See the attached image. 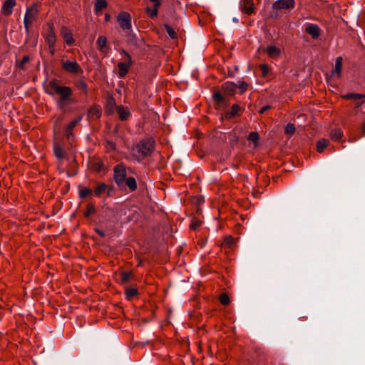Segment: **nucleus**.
<instances>
[{"instance_id": "obj_48", "label": "nucleus", "mask_w": 365, "mask_h": 365, "mask_svg": "<svg viewBox=\"0 0 365 365\" xmlns=\"http://www.w3.org/2000/svg\"><path fill=\"white\" fill-rule=\"evenodd\" d=\"M106 148L108 149H110L112 150H115V148H116V145L114 142L113 141H107L106 142Z\"/></svg>"}, {"instance_id": "obj_56", "label": "nucleus", "mask_w": 365, "mask_h": 365, "mask_svg": "<svg viewBox=\"0 0 365 365\" xmlns=\"http://www.w3.org/2000/svg\"><path fill=\"white\" fill-rule=\"evenodd\" d=\"M361 132H362L363 135H365V122L362 124Z\"/></svg>"}, {"instance_id": "obj_43", "label": "nucleus", "mask_w": 365, "mask_h": 365, "mask_svg": "<svg viewBox=\"0 0 365 365\" xmlns=\"http://www.w3.org/2000/svg\"><path fill=\"white\" fill-rule=\"evenodd\" d=\"M259 69L262 72L261 76L262 77H266L269 71V68L267 64H260L259 65Z\"/></svg>"}, {"instance_id": "obj_50", "label": "nucleus", "mask_w": 365, "mask_h": 365, "mask_svg": "<svg viewBox=\"0 0 365 365\" xmlns=\"http://www.w3.org/2000/svg\"><path fill=\"white\" fill-rule=\"evenodd\" d=\"M272 106H269V105H266L263 107H262L260 108V110H259V114H263L264 113H265L266 111H267L268 110L271 109Z\"/></svg>"}, {"instance_id": "obj_24", "label": "nucleus", "mask_w": 365, "mask_h": 365, "mask_svg": "<svg viewBox=\"0 0 365 365\" xmlns=\"http://www.w3.org/2000/svg\"><path fill=\"white\" fill-rule=\"evenodd\" d=\"M53 153L58 159H63L65 156V151L62 146L57 143L53 144Z\"/></svg>"}, {"instance_id": "obj_25", "label": "nucleus", "mask_w": 365, "mask_h": 365, "mask_svg": "<svg viewBox=\"0 0 365 365\" xmlns=\"http://www.w3.org/2000/svg\"><path fill=\"white\" fill-rule=\"evenodd\" d=\"M101 115V110L99 106H94L91 107L88 112V118H99Z\"/></svg>"}, {"instance_id": "obj_2", "label": "nucleus", "mask_w": 365, "mask_h": 365, "mask_svg": "<svg viewBox=\"0 0 365 365\" xmlns=\"http://www.w3.org/2000/svg\"><path fill=\"white\" fill-rule=\"evenodd\" d=\"M237 84L233 82L227 81L221 86V91H215L212 93V98L218 106L227 103V96H232L236 93Z\"/></svg>"}, {"instance_id": "obj_47", "label": "nucleus", "mask_w": 365, "mask_h": 365, "mask_svg": "<svg viewBox=\"0 0 365 365\" xmlns=\"http://www.w3.org/2000/svg\"><path fill=\"white\" fill-rule=\"evenodd\" d=\"M70 166L73 167V170L72 172H71V171H68V172H67V175H68V176H74V175H76L77 174V170H76V169L75 168V167H76V166H77L76 163L75 161H73V162L71 163Z\"/></svg>"}, {"instance_id": "obj_26", "label": "nucleus", "mask_w": 365, "mask_h": 365, "mask_svg": "<svg viewBox=\"0 0 365 365\" xmlns=\"http://www.w3.org/2000/svg\"><path fill=\"white\" fill-rule=\"evenodd\" d=\"M342 63H343V58L341 56H339L336 59L335 62V68L334 70L332 71V73H336L337 75L338 78H340L341 69H342Z\"/></svg>"}, {"instance_id": "obj_35", "label": "nucleus", "mask_w": 365, "mask_h": 365, "mask_svg": "<svg viewBox=\"0 0 365 365\" xmlns=\"http://www.w3.org/2000/svg\"><path fill=\"white\" fill-rule=\"evenodd\" d=\"M247 139L249 141L252 142L255 144V145H257L259 143V135L257 132L253 131L249 134Z\"/></svg>"}, {"instance_id": "obj_21", "label": "nucleus", "mask_w": 365, "mask_h": 365, "mask_svg": "<svg viewBox=\"0 0 365 365\" xmlns=\"http://www.w3.org/2000/svg\"><path fill=\"white\" fill-rule=\"evenodd\" d=\"M242 112V108L238 104H233L232 106L231 111L227 113L225 116L227 119H231L235 117L236 115H240Z\"/></svg>"}, {"instance_id": "obj_10", "label": "nucleus", "mask_w": 365, "mask_h": 365, "mask_svg": "<svg viewBox=\"0 0 365 365\" xmlns=\"http://www.w3.org/2000/svg\"><path fill=\"white\" fill-rule=\"evenodd\" d=\"M125 36L127 43L135 48L141 47L144 43L143 39L138 38L136 35L133 33L132 30L127 31Z\"/></svg>"}, {"instance_id": "obj_53", "label": "nucleus", "mask_w": 365, "mask_h": 365, "mask_svg": "<svg viewBox=\"0 0 365 365\" xmlns=\"http://www.w3.org/2000/svg\"><path fill=\"white\" fill-rule=\"evenodd\" d=\"M50 53L53 55L56 52L55 46H53V47H48Z\"/></svg>"}, {"instance_id": "obj_31", "label": "nucleus", "mask_w": 365, "mask_h": 365, "mask_svg": "<svg viewBox=\"0 0 365 365\" xmlns=\"http://www.w3.org/2000/svg\"><path fill=\"white\" fill-rule=\"evenodd\" d=\"M329 143V140L325 138H322V139L319 140L317 142V145H316L317 151L318 153H322L324 151V148L327 147Z\"/></svg>"}, {"instance_id": "obj_37", "label": "nucleus", "mask_w": 365, "mask_h": 365, "mask_svg": "<svg viewBox=\"0 0 365 365\" xmlns=\"http://www.w3.org/2000/svg\"><path fill=\"white\" fill-rule=\"evenodd\" d=\"M202 222L196 217H193L191 220V222L190 225V229L192 230H196L201 225Z\"/></svg>"}, {"instance_id": "obj_42", "label": "nucleus", "mask_w": 365, "mask_h": 365, "mask_svg": "<svg viewBox=\"0 0 365 365\" xmlns=\"http://www.w3.org/2000/svg\"><path fill=\"white\" fill-rule=\"evenodd\" d=\"M165 29L170 38H175L177 37L175 31L170 26L165 24Z\"/></svg>"}, {"instance_id": "obj_30", "label": "nucleus", "mask_w": 365, "mask_h": 365, "mask_svg": "<svg viewBox=\"0 0 365 365\" xmlns=\"http://www.w3.org/2000/svg\"><path fill=\"white\" fill-rule=\"evenodd\" d=\"M108 188V185L104 183L101 182L97 185L94 190V194L96 197H100L103 193H104Z\"/></svg>"}, {"instance_id": "obj_57", "label": "nucleus", "mask_w": 365, "mask_h": 365, "mask_svg": "<svg viewBox=\"0 0 365 365\" xmlns=\"http://www.w3.org/2000/svg\"><path fill=\"white\" fill-rule=\"evenodd\" d=\"M270 16L271 18L276 19L278 17V14L277 12L274 14H271Z\"/></svg>"}, {"instance_id": "obj_39", "label": "nucleus", "mask_w": 365, "mask_h": 365, "mask_svg": "<svg viewBox=\"0 0 365 365\" xmlns=\"http://www.w3.org/2000/svg\"><path fill=\"white\" fill-rule=\"evenodd\" d=\"M92 194V190L88 187L79 189L78 195L80 198H86Z\"/></svg>"}, {"instance_id": "obj_18", "label": "nucleus", "mask_w": 365, "mask_h": 365, "mask_svg": "<svg viewBox=\"0 0 365 365\" xmlns=\"http://www.w3.org/2000/svg\"><path fill=\"white\" fill-rule=\"evenodd\" d=\"M46 42L48 44V47H53V46H56V36L53 29V26L50 27L49 31L45 38Z\"/></svg>"}, {"instance_id": "obj_29", "label": "nucleus", "mask_w": 365, "mask_h": 365, "mask_svg": "<svg viewBox=\"0 0 365 365\" xmlns=\"http://www.w3.org/2000/svg\"><path fill=\"white\" fill-rule=\"evenodd\" d=\"M343 136V132L341 129H333L330 132V138L334 141H339Z\"/></svg>"}, {"instance_id": "obj_3", "label": "nucleus", "mask_w": 365, "mask_h": 365, "mask_svg": "<svg viewBox=\"0 0 365 365\" xmlns=\"http://www.w3.org/2000/svg\"><path fill=\"white\" fill-rule=\"evenodd\" d=\"M155 147V141L151 138H145L141 139L135 145L138 155L135 156L138 161H141L145 158L150 156L153 153Z\"/></svg>"}, {"instance_id": "obj_13", "label": "nucleus", "mask_w": 365, "mask_h": 365, "mask_svg": "<svg viewBox=\"0 0 365 365\" xmlns=\"http://www.w3.org/2000/svg\"><path fill=\"white\" fill-rule=\"evenodd\" d=\"M83 117L81 115L78 116L74 120H71L66 126L65 133L68 140H71L74 137L73 134V130L75 128L76 125L81 121Z\"/></svg>"}, {"instance_id": "obj_41", "label": "nucleus", "mask_w": 365, "mask_h": 365, "mask_svg": "<svg viewBox=\"0 0 365 365\" xmlns=\"http://www.w3.org/2000/svg\"><path fill=\"white\" fill-rule=\"evenodd\" d=\"M219 301L222 305H228L230 304V297L227 293H222L220 297Z\"/></svg>"}, {"instance_id": "obj_58", "label": "nucleus", "mask_w": 365, "mask_h": 365, "mask_svg": "<svg viewBox=\"0 0 365 365\" xmlns=\"http://www.w3.org/2000/svg\"><path fill=\"white\" fill-rule=\"evenodd\" d=\"M233 21H235V22H238V20H237V19L234 18V19H233Z\"/></svg>"}, {"instance_id": "obj_7", "label": "nucleus", "mask_w": 365, "mask_h": 365, "mask_svg": "<svg viewBox=\"0 0 365 365\" xmlns=\"http://www.w3.org/2000/svg\"><path fill=\"white\" fill-rule=\"evenodd\" d=\"M62 68L67 73L71 74H78L83 72V69L76 61H61Z\"/></svg>"}, {"instance_id": "obj_4", "label": "nucleus", "mask_w": 365, "mask_h": 365, "mask_svg": "<svg viewBox=\"0 0 365 365\" xmlns=\"http://www.w3.org/2000/svg\"><path fill=\"white\" fill-rule=\"evenodd\" d=\"M38 14V10L36 4H33L26 11L24 19V24L25 32L27 36L29 35L30 33L29 26L36 20Z\"/></svg>"}, {"instance_id": "obj_23", "label": "nucleus", "mask_w": 365, "mask_h": 365, "mask_svg": "<svg viewBox=\"0 0 365 365\" xmlns=\"http://www.w3.org/2000/svg\"><path fill=\"white\" fill-rule=\"evenodd\" d=\"M76 87L81 91L83 93L87 96H88V84L83 79H78L75 82Z\"/></svg>"}, {"instance_id": "obj_22", "label": "nucleus", "mask_w": 365, "mask_h": 365, "mask_svg": "<svg viewBox=\"0 0 365 365\" xmlns=\"http://www.w3.org/2000/svg\"><path fill=\"white\" fill-rule=\"evenodd\" d=\"M108 6L106 0H96L94 4V11L96 14L101 13L102 10L106 9Z\"/></svg>"}, {"instance_id": "obj_49", "label": "nucleus", "mask_w": 365, "mask_h": 365, "mask_svg": "<svg viewBox=\"0 0 365 365\" xmlns=\"http://www.w3.org/2000/svg\"><path fill=\"white\" fill-rule=\"evenodd\" d=\"M354 96H355V93H346L345 95H343L341 97L344 98V99H346V100H354Z\"/></svg>"}, {"instance_id": "obj_44", "label": "nucleus", "mask_w": 365, "mask_h": 365, "mask_svg": "<svg viewBox=\"0 0 365 365\" xmlns=\"http://www.w3.org/2000/svg\"><path fill=\"white\" fill-rule=\"evenodd\" d=\"M294 131H295V126L294 124L288 123L286 125L285 129H284V132L286 134L292 135V134H294Z\"/></svg>"}, {"instance_id": "obj_28", "label": "nucleus", "mask_w": 365, "mask_h": 365, "mask_svg": "<svg viewBox=\"0 0 365 365\" xmlns=\"http://www.w3.org/2000/svg\"><path fill=\"white\" fill-rule=\"evenodd\" d=\"M235 244V238L232 235H227L224 237L221 246L224 248H232Z\"/></svg>"}, {"instance_id": "obj_12", "label": "nucleus", "mask_w": 365, "mask_h": 365, "mask_svg": "<svg viewBox=\"0 0 365 365\" xmlns=\"http://www.w3.org/2000/svg\"><path fill=\"white\" fill-rule=\"evenodd\" d=\"M153 4V8L147 7L145 13L151 18L154 19L158 16V9L161 5V0H149Z\"/></svg>"}, {"instance_id": "obj_14", "label": "nucleus", "mask_w": 365, "mask_h": 365, "mask_svg": "<svg viewBox=\"0 0 365 365\" xmlns=\"http://www.w3.org/2000/svg\"><path fill=\"white\" fill-rule=\"evenodd\" d=\"M16 6V0H6L1 7V12L5 16L12 14L13 8Z\"/></svg>"}, {"instance_id": "obj_54", "label": "nucleus", "mask_w": 365, "mask_h": 365, "mask_svg": "<svg viewBox=\"0 0 365 365\" xmlns=\"http://www.w3.org/2000/svg\"><path fill=\"white\" fill-rule=\"evenodd\" d=\"M365 102V100H363L361 102H357L355 103V107L359 108Z\"/></svg>"}, {"instance_id": "obj_46", "label": "nucleus", "mask_w": 365, "mask_h": 365, "mask_svg": "<svg viewBox=\"0 0 365 365\" xmlns=\"http://www.w3.org/2000/svg\"><path fill=\"white\" fill-rule=\"evenodd\" d=\"M104 167V164L102 161H98L93 164V169L97 172H100Z\"/></svg>"}, {"instance_id": "obj_40", "label": "nucleus", "mask_w": 365, "mask_h": 365, "mask_svg": "<svg viewBox=\"0 0 365 365\" xmlns=\"http://www.w3.org/2000/svg\"><path fill=\"white\" fill-rule=\"evenodd\" d=\"M248 83L245 82L244 81H240L237 84V88L240 89V94L244 93L248 89Z\"/></svg>"}, {"instance_id": "obj_16", "label": "nucleus", "mask_w": 365, "mask_h": 365, "mask_svg": "<svg viewBox=\"0 0 365 365\" xmlns=\"http://www.w3.org/2000/svg\"><path fill=\"white\" fill-rule=\"evenodd\" d=\"M240 9L243 13L250 15L254 11V4L250 0H242L241 1Z\"/></svg>"}, {"instance_id": "obj_27", "label": "nucleus", "mask_w": 365, "mask_h": 365, "mask_svg": "<svg viewBox=\"0 0 365 365\" xmlns=\"http://www.w3.org/2000/svg\"><path fill=\"white\" fill-rule=\"evenodd\" d=\"M124 183L129 188L130 192H134L137 190L138 185L136 180L133 177H128L125 180Z\"/></svg>"}, {"instance_id": "obj_45", "label": "nucleus", "mask_w": 365, "mask_h": 365, "mask_svg": "<svg viewBox=\"0 0 365 365\" xmlns=\"http://www.w3.org/2000/svg\"><path fill=\"white\" fill-rule=\"evenodd\" d=\"M30 58H29V56H24L22 58V60L18 63V67L20 68V69H24V65L26 63H27L29 61Z\"/></svg>"}, {"instance_id": "obj_52", "label": "nucleus", "mask_w": 365, "mask_h": 365, "mask_svg": "<svg viewBox=\"0 0 365 365\" xmlns=\"http://www.w3.org/2000/svg\"><path fill=\"white\" fill-rule=\"evenodd\" d=\"M356 99L365 100V94L355 93L354 100Z\"/></svg>"}, {"instance_id": "obj_19", "label": "nucleus", "mask_w": 365, "mask_h": 365, "mask_svg": "<svg viewBox=\"0 0 365 365\" xmlns=\"http://www.w3.org/2000/svg\"><path fill=\"white\" fill-rule=\"evenodd\" d=\"M266 53L269 58H275L281 55V50L275 46H269L266 48Z\"/></svg>"}, {"instance_id": "obj_51", "label": "nucleus", "mask_w": 365, "mask_h": 365, "mask_svg": "<svg viewBox=\"0 0 365 365\" xmlns=\"http://www.w3.org/2000/svg\"><path fill=\"white\" fill-rule=\"evenodd\" d=\"M95 232L97 234H98L99 236L101 237H104L106 236L105 232L103 230H100L98 228H95Z\"/></svg>"}, {"instance_id": "obj_5", "label": "nucleus", "mask_w": 365, "mask_h": 365, "mask_svg": "<svg viewBox=\"0 0 365 365\" xmlns=\"http://www.w3.org/2000/svg\"><path fill=\"white\" fill-rule=\"evenodd\" d=\"M126 168L124 164H117L113 168V179L118 187H121L126 179Z\"/></svg>"}, {"instance_id": "obj_36", "label": "nucleus", "mask_w": 365, "mask_h": 365, "mask_svg": "<svg viewBox=\"0 0 365 365\" xmlns=\"http://www.w3.org/2000/svg\"><path fill=\"white\" fill-rule=\"evenodd\" d=\"M133 277L132 272H122L120 273V280L121 284H125L128 282V281L131 279Z\"/></svg>"}, {"instance_id": "obj_55", "label": "nucleus", "mask_w": 365, "mask_h": 365, "mask_svg": "<svg viewBox=\"0 0 365 365\" xmlns=\"http://www.w3.org/2000/svg\"><path fill=\"white\" fill-rule=\"evenodd\" d=\"M110 14H108V13H107V14H105V21H110Z\"/></svg>"}, {"instance_id": "obj_15", "label": "nucleus", "mask_w": 365, "mask_h": 365, "mask_svg": "<svg viewBox=\"0 0 365 365\" xmlns=\"http://www.w3.org/2000/svg\"><path fill=\"white\" fill-rule=\"evenodd\" d=\"M115 99L111 95L108 96L106 98V113L108 115H112L114 113L115 109L116 110Z\"/></svg>"}, {"instance_id": "obj_32", "label": "nucleus", "mask_w": 365, "mask_h": 365, "mask_svg": "<svg viewBox=\"0 0 365 365\" xmlns=\"http://www.w3.org/2000/svg\"><path fill=\"white\" fill-rule=\"evenodd\" d=\"M97 46L100 51H103L107 45V38L105 36H101L97 39Z\"/></svg>"}, {"instance_id": "obj_6", "label": "nucleus", "mask_w": 365, "mask_h": 365, "mask_svg": "<svg viewBox=\"0 0 365 365\" xmlns=\"http://www.w3.org/2000/svg\"><path fill=\"white\" fill-rule=\"evenodd\" d=\"M116 19L123 31L127 32L132 29V17L130 13L121 11L118 14Z\"/></svg>"}, {"instance_id": "obj_34", "label": "nucleus", "mask_w": 365, "mask_h": 365, "mask_svg": "<svg viewBox=\"0 0 365 365\" xmlns=\"http://www.w3.org/2000/svg\"><path fill=\"white\" fill-rule=\"evenodd\" d=\"M120 53L123 56L122 60L124 61L123 63H128V64H130L132 66L133 61H132V58H131L130 55L127 51H125L124 49H122L120 51Z\"/></svg>"}, {"instance_id": "obj_38", "label": "nucleus", "mask_w": 365, "mask_h": 365, "mask_svg": "<svg viewBox=\"0 0 365 365\" xmlns=\"http://www.w3.org/2000/svg\"><path fill=\"white\" fill-rule=\"evenodd\" d=\"M96 212V207L93 204H88L86 206V210L84 212V217L88 218L91 215H93Z\"/></svg>"}, {"instance_id": "obj_20", "label": "nucleus", "mask_w": 365, "mask_h": 365, "mask_svg": "<svg viewBox=\"0 0 365 365\" xmlns=\"http://www.w3.org/2000/svg\"><path fill=\"white\" fill-rule=\"evenodd\" d=\"M130 66L131 65L130 64L123 62H119L118 63L119 76L120 78L125 77L126 74L128 73Z\"/></svg>"}, {"instance_id": "obj_11", "label": "nucleus", "mask_w": 365, "mask_h": 365, "mask_svg": "<svg viewBox=\"0 0 365 365\" xmlns=\"http://www.w3.org/2000/svg\"><path fill=\"white\" fill-rule=\"evenodd\" d=\"M60 34L64 42L68 46H72L74 43L75 40L73 38L72 31L70 29L63 26L61 27Z\"/></svg>"}, {"instance_id": "obj_59", "label": "nucleus", "mask_w": 365, "mask_h": 365, "mask_svg": "<svg viewBox=\"0 0 365 365\" xmlns=\"http://www.w3.org/2000/svg\"><path fill=\"white\" fill-rule=\"evenodd\" d=\"M36 45V41L34 42V46H35Z\"/></svg>"}, {"instance_id": "obj_17", "label": "nucleus", "mask_w": 365, "mask_h": 365, "mask_svg": "<svg viewBox=\"0 0 365 365\" xmlns=\"http://www.w3.org/2000/svg\"><path fill=\"white\" fill-rule=\"evenodd\" d=\"M116 111L118 114L119 119L122 121L127 120L130 116V113L128 108H125L123 105L118 106L116 107Z\"/></svg>"}, {"instance_id": "obj_33", "label": "nucleus", "mask_w": 365, "mask_h": 365, "mask_svg": "<svg viewBox=\"0 0 365 365\" xmlns=\"http://www.w3.org/2000/svg\"><path fill=\"white\" fill-rule=\"evenodd\" d=\"M126 299L130 300L138 294V291L135 288L129 287L125 291Z\"/></svg>"}, {"instance_id": "obj_1", "label": "nucleus", "mask_w": 365, "mask_h": 365, "mask_svg": "<svg viewBox=\"0 0 365 365\" xmlns=\"http://www.w3.org/2000/svg\"><path fill=\"white\" fill-rule=\"evenodd\" d=\"M46 92L51 96L55 94L59 96L57 106L61 109H63L66 103L71 101V97L73 93L71 88L58 85L56 80H51L48 82Z\"/></svg>"}, {"instance_id": "obj_8", "label": "nucleus", "mask_w": 365, "mask_h": 365, "mask_svg": "<svg viewBox=\"0 0 365 365\" xmlns=\"http://www.w3.org/2000/svg\"><path fill=\"white\" fill-rule=\"evenodd\" d=\"M304 32L311 36L313 39L316 40L321 36L322 29L316 24L306 23L304 25Z\"/></svg>"}, {"instance_id": "obj_9", "label": "nucleus", "mask_w": 365, "mask_h": 365, "mask_svg": "<svg viewBox=\"0 0 365 365\" xmlns=\"http://www.w3.org/2000/svg\"><path fill=\"white\" fill-rule=\"evenodd\" d=\"M295 7L294 0H277L272 5V9L275 11L281 9H292Z\"/></svg>"}]
</instances>
